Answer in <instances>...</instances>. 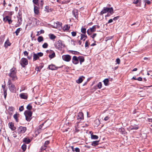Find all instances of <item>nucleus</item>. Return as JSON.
I'll use <instances>...</instances> for the list:
<instances>
[{"mask_svg": "<svg viewBox=\"0 0 152 152\" xmlns=\"http://www.w3.org/2000/svg\"><path fill=\"white\" fill-rule=\"evenodd\" d=\"M14 108L12 107H10L9 108V110L11 111H13L14 110Z\"/></svg>", "mask_w": 152, "mask_h": 152, "instance_id": "55", "label": "nucleus"}, {"mask_svg": "<svg viewBox=\"0 0 152 152\" xmlns=\"http://www.w3.org/2000/svg\"><path fill=\"white\" fill-rule=\"evenodd\" d=\"M24 110L23 107V106H21L19 108V110L20 111H23Z\"/></svg>", "mask_w": 152, "mask_h": 152, "instance_id": "53", "label": "nucleus"}, {"mask_svg": "<svg viewBox=\"0 0 152 152\" xmlns=\"http://www.w3.org/2000/svg\"><path fill=\"white\" fill-rule=\"evenodd\" d=\"M102 85L101 82H99L97 84V87L99 88L100 89L102 87Z\"/></svg>", "mask_w": 152, "mask_h": 152, "instance_id": "45", "label": "nucleus"}, {"mask_svg": "<svg viewBox=\"0 0 152 152\" xmlns=\"http://www.w3.org/2000/svg\"><path fill=\"white\" fill-rule=\"evenodd\" d=\"M47 146L44 145L42 146L41 148V150L42 151H43L44 150H45L46 149Z\"/></svg>", "mask_w": 152, "mask_h": 152, "instance_id": "40", "label": "nucleus"}, {"mask_svg": "<svg viewBox=\"0 0 152 152\" xmlns=\"http://www.w3.org/2000/svg\"><path fill=\"white\" fill-rule=\"evenodd\" d=\"M19 114L16 113L13 115V118L15 119V121L17 122L18 121V117H19Z\"/></svg>", "mask_w": 152, "mask_h": 152, "instance_id": "27", "label": "nucleus"}, {"mask_svg": "<svg viewBox=\"0 0 152 152\" xmlns=\"http://www.w3.org/2000/svg\"><path fill=\"white\" fill-rule=\"evenodd\" d=\"M9 128L12 130H14L16 129V127L14 126V123L12 122H10L8 124Z\"/></svg>", "mask_w": 152, "mask_h": 152, "instance_id": "16", "label": "nucleus"}, {"mask_svg": "<svg viewBox=\"0 0 152 152\" xmlns=\"http://www.w3.org/2000/svg\"><path fill=\"white\" fill-rule=\"evenodd\" d=\"M116 61L118 64H119L120 63V60L119 58H117L116 59Z\"/></svg>", "mask_w": 152, "mask_h": 152, "instance_id": "50", "label": "nucleus"}, {"mask_svg": "<svg viewBox=\"0 0 152 152\" xmlns=\"http://www.w3.org/2000/svg\"><path fill=\"white\" fill-rule=\"evenodd\" d=\"M72 35L73 37H75L76 36L77 32L76 31H72L71 32Z\"/></svg>", "mask_w": 152, "mask_h": 152, "instance_id": "46", "label": "nucleus"}, {"mask_svg": "<svg viewBox=\"0 0 152 152\" xmlns=\"http://www.w3.org/2000/svg\"><path fill=\"white\" fill-rule=\"evenodd\" d=\"M55 48L59 50H61L62 48V43L61 41L59 40L58 41H56L55 44Z\"/></svg>", "mask_w": 152, "mask_h": 152, "instance_id": "3", "label": "nucleus"}, {"mask_svg": "<svg viewBox=\"0 0 152 152\" xmlns=\"http://www.w3.org/2000/svg\"><path fill=\"white\" fill-rule=\"evenodd\" d=\"M51 51L52 52V53L51 54L49 55V57L50 58H54L56 55L55 53L52 50Z\"/></svg>", "mask_w": 152, "mask_h": 152, "instance_id": "30", "label": "nucleus"}, {"mask_svg": "<svg viewBox=\"0 0 152 152\" xmlns=\"http://www.w3.org/2000/svg\"><path fill=\"white\" fill-rule=\"evenodd\" d=\"M107 9V7H104L103 10L99 13V15H102L103 14L106 13L108 12Z\"/></svg>", "mask_w": 152, "mask_h": 152, "instance_id": "17", "label": "nucleus"}, {"mask_svg": "<svg viewBox=\"0 0 152 152\" xmlns=\"http://www.w3.org/2000/svg\"><path fill=\"white\" fill-rule=\"evenodd\" d=\"M108 12L110 15H112L114 13L112 7L110 8L107 7Z\"/></svg>", "mask_w": 152, "mask_h": 152, "instance_id": "23", "label": "nucleus"}, {"mask_svg": "<svg viewBox=\"0 0 152 152\" xmlns=\"http://www.w3.org/2000/svg\"><path fill=\"white\" fill-rule=\"evenodd\" d=\"M3 21L5 22H6L7 21L9 24H10L12 22V20H11V17L8 16H7L3 18Z\"/></svg>", "mask_w": 152, "mask_h": 152, "instance_id": "9", "label": "nucleus"}, {"mask_svg": "<svg viewBox=\"0 0 152 152\" xmlns=\"http://www.w3.org/2000/svg\"><path fill=\"white\" fill-rule=\"evenodd\" d=\"M81 32L83 33V34H85L86 32V29L85 28H81Z\"/></svg>", "mask_w": 152, "mask_h": 152, "instance_id": "38", "label": "nucleus"}, {"mask_svg": "<svg viewBox=\"0 0 152 152\" xmlns=\"http://www.w3.org/2000/svg\"><path fill=\"white\" fill-rule=\"evenodd\" d=\"M61 23L57 21L54 22L53 23V27L56 28H57L61 26Z\"/></svg>", "mask_w": 152, "mask_h": 152, "instance_id": "14", "label": "nucleus"}, {"mask_svg": "<svg viewBox=\"0 0 152 152\" xmlns=\"http://www.w3.org/2000/svg\"><path fill=\"white\" fill-rule=\"evenodd\" d=\"M38 55L39 56V57H42L43 55V53L42 52H39L38 53H37Z\"/></svg>", "mask_w": 152, "mask_h": 152, "instance_id": "49", "label": "nucleus"}, {"mask_svg": "<svg viewBox=\"0 0 152 152\" xmlns=\"http://www.w3.org/2000/svg\"><path fill=\"white\" fill-rule=\"evenodd\" d=\"M8 85H11V84H13L11 82V80L10 79H9L8 83H7Z\"/></svg>", "mask_w": 152, "mask_h": 152, "instance_id": "54", "label": "nucleus"}, {"mask_svg": "<svg viewBox=\"0 0 152 152\" xmlns=\"http://www.w3.org/2000/svg\"><path fill=\"white\" fill-rule=\"evenodd\" d=\"M81 38L80 39L81 40H83L85 41L86 39L87 38V37L85 34H80Z\"/></svg>", "mask_w": 152, "mask_h": 152, "instance_id": "20", "label": "nucleus"}, {"mask_svg": "<svg viewBox=\"0 0 152 152\" xmlns=\"http://www.w3.org/2000/svg\"><path fill=\"white\" fill-rule=\"evenodd\" d=\"M70 28V26L67 25H65L63 27V29L65 31H67L69 30Z\"/></svg>", "mask_w": 152, "mask_h": 152, "instance_id": "21", "label": "nucleus"}, {"mask_svg": "<svg viewBox=\"0 0 152 152\" xmlns=\"http://www.w3.org/2000/svg\"><path fill=\"white\" fill-rule=\"evenodd\" d=\"M13 137L15 138L17 136L16 135V133L15 132H13Z\"/></svg>", "mask_w": 152, "mask_h": 152, "instance_id": "61", "label": "nucleus"}, {"mask_svg": "<svg viewBox=\"0 0 152 152\" xmlns=\"http://www.w3.org/2000/svg\"><path fill=\"white\" fill-rule=\"evenodd\" d=\"M85 79V77L83 76L79 78L78 80H77L76 82L78 83H80L83 81V79Z\"/></svg>", "mask_w": 152, "mask_h": 152, "instance_id": "19", "label": "nucleus"}, {"mask_svg": "<svg viewBox=\"0 0 152 152\" xmlns=\"http://www.w3.org/2000/svg\"><path fill=\"white\" fill-rule=\"evenodd\" d=\"M33 2L34 4L39 6L38 0H33Z\"/></svg>", "mask_w": 152, "mask_h": 152, "instance_id": "41", "label": "nucleus"}, {"mask_svg": "<svg viewBox=\"0 0 152 152\" xmlns=\"http://www.w3.org/2000/svg\"><path fill=\"white\" fill-rule=\"evenodd\" d=\"M72 62L75 64H78L79 63L78 57L77 58L76 56H73L72 58Z\"/></svg>", "mask_w": 152, "mask_h": 152, "instance_id": "12", "label": "nucleus"}, {"mask_svg": "<svg viewBox=\"0 0 152 152\" xmlns=\"http://www.w3.org/2000/svg\"><path fill=\"white\" fill-rule=\"evenodd\" d=\"M97 35V34L96 33H94L93 34L91 35V37L93 39H94V37H96V36Z\"/></svg>", "mask_w": 152, "mask_h": 152, "instance_id": "51", "label": "nucleus"}, {"mask_svg": "<svg viewBox=\"0 0 152 152\" xmlns=\"http://www.w3.org/2000/svg\"><path fill=\"white\" fill-rule=\"evenodd\" d=\"M75 151L76 152H80V149L78 148H75Z\"/></svg>", "mask_w": 152, "mask_h": 152, "instance_id": "59", "label": "nucleus"}, {"mask_svg": "<svg viewBox=\"0 0 152 152\" xmlns=\"http://www.w3.org/2000/svg\"><path fill=\"white\" fill-rule=\"evenodd\" d=\"M33 57V61H35L39 58L37 54L35 53H34Z\"/></svg>", "mask_w": 152, "mask_h": 152, "instance_id": "25", "label": "nucleus"}, {"mask_svg": "<svg viewBox=\"0 0 152 152\" xmlns=\"http://www.w3.org/2000/svg\"><path fill=\"white\" fill-rule=\"evenodd\" d=\"M49 37L50 39L53 40L56 38V37L53 34H51L50 35Z\"/></svg>", "mask_w": 152, "mask_h": 152, "instance_id": "36", "label": "nucleus"}, {"mask_svg": "<svg viewBox=\"0 0 152 152\" xmlns=\"http://www.w3.org/2000/svg\"><path fill=\"white\" fill-rule=\"evenodd\" d=\"M99 141H96L92 142L91 145L94 146H95L99 144Z\"/></svg>", "mask_w": 152, "mask_h": 152, "instance_id": "28", "label": "nucleus"}, {"mask_svg": "<svg viewBox=\"0 0 152 152\" xmlns=\"http://www.w3.org/2000/svg\"><path fill=\"white\" fill-rule=\"evenodd\" d=\"M21 148L23 151H25L26 148V145L25 144H23L21 146Z\"/></svg>", "mask_w": 152, "mask_h": 152, "instance_id": "37", "label": "nucleus"}, {"mask_svg": "<svg viewBox=\"0 0 152 152\" xmlns=\"http://www.w3.org/2000/svg\"><path fill=\"white\" fill-rule=\"evenodd\" d=\"M22 29L20 28H18L17 29L15 32L16 36L18 35L19 33L20 32V31L22 30Z\"/></svg>", "mask_w": 152, "mask_h": 152, "instance_id": "34", "label": "nucleus"}, {"mask_svg": "<svg viewBox=\"0 0 152 152\" xmlns=\"http://www.w3.org/2000/svg\"><path fill=\"white\" fill-rule=\"evenodd\" d=\"M48 46V44L47 43H45L42 45L43 48H47Z\"/></svg>", "mask_w": 152, "mask_h": 152, "instance_id": "39", "label": "nucleus"}, {"mask_svg": "<svg viewBox=\"0 0 152 152\" xmlns=\"http://www.w3.org/2000/svg\"><path fill=\"white\" fill-rule=\"evenodd\" d=\"M26 127L20 126L18 129V132L19 134H23L26 132Z\"/></svg>", "mask_w": 152, "mask_h": 152, "instance_id": "5", "label": "nucleus"}, {"mask_svg": "<svg viewBox=\"0 0 152 152\" xmlns=\"http://www.w3.org/2000/svg\"><path fill=\"white\" fill-rule=\"evenodd\" d=\"M91 138L93 139H97L98 138V136L92 134L91 135Z\"/></svg>", "mask_w": 152, "mask_h": 152, "instance_id": "33", "label": "nucleus"}, {"mask_svg": "<svg viewBox=\"0 0 152 152\" xmlns=\"http://www.w3.org/2000/svg\"><path fill=\"white\" fill-rule=\"evenodd\" d=\"M88 41H89L88 40L86 41L85 42V47L87 48H88L89 47V45H88Z\"/></svg>", "mask_w": 152, "mask_h": 152, "instance_id": "42", "label": "nucleus"}, {"mask_svg": "<svg viewBox=\"0 0 152 152\" xmlns=\"http://www.w3.org/2000/svg\"><path fill=\"white\" fill-rule=\"evenodd\" d=\"M96 26L94 25L92 26V28H90L89 29H88L87 31V33L89 35L91 34V33H92L96 31Z\"/></svg>", "mask_w": 152, "mask_h": 152, "instance_id": "6", "label": "nucleus"}, {"mask_svg": "<svg viewBox=\"0 0 152 152\" xmlns=\"http://www.w3.org/2000/svg\"><path fill=\"white\" fill-rule=\"evenodd\" d=\"M77 119L83 120L84 119L83 114L82 112H80L78 113L77 117Z\"/></svg>", "mask_w": 152, "mask_h": 152, "instance_id": "15", "label": "nucleus"}, {"mask_svg": "<svg viewBox=\"0 0 152 152\" xmlns=\"http://www.w3.org/2000/svg\"><path fill=\"white\" fill-rule=\"evenodd\" d=\"M4 91V98L5 99L6 97V96H7V91L4 90V91Z\"/></svg>", "mask_w": 152, "mask_h": 152, "instance_id": "52", "label": "nucleus"}, {"mask_svg": "<svg viewBox=\"0 0 152 152\" xmlns=\"http://www.w3.org/2000/svg\"><path fill=\"white\" fill-rule=\"evenodd\" d=\"M32 21H35L36 24H37V23H38L39 22V20L35 18H32Z\"/></svg>", "mask_w": 152, "mask_h": 152, "instance_id": "44", "label": "nucleus"}, {"mask_svg": "<svg viewBox=\"0 0 152 152\" xmlns=\"http://www.w3.org/2000/svg\"><path fill=\"white\" fill-rule=\"evenodd\" d=\"M8 88L10 91L12 93H15L16 91V88L15 86L13 84L8 86Z\"/></svg>", "mask_w": 152, "mask_h": 152, "instance_id": "10", "label": "nucleus"}, {"mask_svg": "<svg viewBox=\"0 0 152 152\" xmlns=\"http://www.w3.org/2000/svg\"><path fill=\"white\" fill-rule=\"evenodd\" d=\"M48 68L51 70H54L57 69L56 67L54 65L52 64L48 66Z\"/></svg>", "mask_w": 152, "mask_h": 152, "instance_id": "24", "label": "nucleus"}, {"mask_svg": "<svg viewBox=\"0 0 152 152\" xmlns=\"http://www.w3.org/2000/svg\"><path fill=\"white\" fill-rule=\"evenodd\" d=\"M63 59L66 62L69 61L71 59V56L69 55H64L62 56Z\"/></svg>", "mask_w": 152, "mask_h": 152, "instance_id": "7", "label": "nucleus"}, {"mask_svg": "<svg viewBox=\"0 0 152 152\" xmlns=\"http://www.w3.org/2000/svg\"><path fill=\"white\" fill-rule=\"evenodd\" d=\"M139 127L137 126H132L131 127H130V129L131 130H137L138 129Z\"/></svg>", "mask_w": 152, "mask_h": 152, "instance_id": "31", "label": "nucleus"}, {"mask_svg": "<svg viewBox=\"0 0 152 152\" xmlns=\"http://www.w3.org/2000/svg\"><path fill=\"white\" fill-rule=\"evenodd\" d=\"M20 96L21 99H27L28 96L27 93H22L20 94Z\"/></svg>", "mask_w": 152, "mask_h": 152, "instance_id": "13", "label": "nucleus"}, {"mask_svg": "<svg viewBox=\"0 0 152 152\" xmlns=\"http://www.w3.org/2000/svg\"><path fill=\"white\" fill-rule=\"evenodd\" d=\"M26 108L28 110H31L32 108V106L30 104H29L27 106Z\"/></svg>", "mask_w": 152, "mask_h": 152, "instance_id": "43", "label": "nucleus"}, {"mask_svg": "<svg viewBox=\"0 0 152 152\" xmlns=\"http://www.w3.org/2000/svg\"><path fill=\"white\" fill-rule=\"evenodd\" d=\"M17 17L18 19V24L19 25H20L22 21V13L20 12L18 13Z\"/></svg>", "mask_w": 152, "mask_h": 152, "instance_id": "8", "label": "nucleus"}, {"mask_svg": "<svg viewBox=\"0 0 152 152\" xmlns=\"http://www.w3.org/2000/svg\"><path fill=\"white\" fill-rule=\"evenodd\" d=\"M34 10L35 17H36V15H38L39 14V8L35 5H34Z\"/></svg>", "mask_w": 152, "mask_h": 152, "instance_id": "11", "label": "nucleus"}, {"mask_svg": "<svg viewBox=\"0 0 152 152\" xmlns=\"http://www.w3.org/2000/svg\"><path fill=\"white\" fill-rule=\"evenodd\" d=\"M20 64L22 67H24L25 66L28 64V61L26 58H22L20 61Z\"/></svg>", "mask_w": 152, "mask_h": 152, "instance_id": "4", "label": "nucleus"}, {"mask_svg": "<svg viewBox=\"0 0 152 152\" xmlns=\"http://www.w3.org/2000/svg\"><path fill=\"white\" fill-rule=\"evenodd\" d=\"M120 17L119 16H117L116 17H114L113 19L114 20H117Z\"/></svg>", "mask_w": 152, "mask_h": 152, "instance_id": "56", "label": "nucleus"}, {"mask_svg": "<svg viewBox=\"0 0 152 152\" xmlns=\"http://www.w3.org/2000/svg\"><path fill=\"white\" fill-rule=\"evenodd\" d=\"M24 114L26 120L28 121H30L32 118L31 117L32 114V112L30 111L26 110Z\"/></svg>", "mask_w": 152, "mask_h": 152, "instance_id": "2", "label": "nucleus"}, {"mask_svg": "<svg viewBox=\"0 0 152 152\" xmlns=\"http://www.w3.org/2000/svg\"><path fill=\"white\" fill-rule=\"evenodd\" d=\"M16 73V68L13 67L10 70V72L9 73L8 75L12 78L13 80H15L17 79Z\"/></svg>", "mask_w": 152, "mask_h": 152, "instance_id": "1", "label": "nucleus"}, {"mask_svg": "<svg viewBox=\"0 0 152 152\" xmlns=\"http://www.w3.org/2000/svg\"><path fill=\"white\" fill-rule=\"evenodd\" d=\"M37 39L38 42H40L43 40V38L42 36H39L37 38Z\"/></svg>", "mask_w": 152, "mask_h": 152, "instance_id": "35", "label": "nucleus"}, {"mask_svg": "<svg viewBox=\"0 0 152 152\" xmlns=\"http://www.w3.org/2000/svg\"><path fill=\"white\" fill-rule=\"evenodd\" d=\"M31 140L30 139L28 138V137H25L24 138L23 140V142H24L26 144H28L31 142Z\"/></svg>", "mask_w": 152, "mask_h": 152, "instance_id": "18", "label": "nucleus"}, {"mask_svg": "<svg viewBox=\"0 0 152 152\" xmlns=\"http://www.w3.org/2000/svg\"><path fill=\"white\" fill-rule=\"evenodd\" d=\"M109 118L108 116H106L105 118H104V120L105 121H107L108 120Z\"/></svg>", "mask_w": 152, "mask_h": 152, "instance_id": "64", "label": "nucleus"}, {"mask_svg": "<svg viewBox=\"0 0 152 152\" xmlns=\"http://www.w3.org/2000/svg\"><path fill=\"white\" fill-rule=\"evenodd\" d=\"M2 88H3V91H7V89H6L5 88V86L4 85H2Z\"/></svg>", "mask_w": 152, "mask_h": 152, "instance_id": "57", "label": "nucleus"}, {"mask_svg": "<svg viewBox=\"0 0 152 152\" xmlns=\"http://www.w3.org/2000/svg\"><path fill=\"white\" fill-rule=\"evenodd\" d=\"M72 51V53L75 54H77V53H79L78 52L76 51Z\"/></svg>", "mask_w": 152, "mask_h": 152, "instance_id": "62", "label": "nucleus"}, {"mask_svg": "<svg viewBox=\"0 0 152 152\" xmlns=\"http://www.w3.org/2000/svg\"><path fill=\"white\" fill-rule=\"evenodd\" d=\"M78 57V61H80V64H81L84 61V58L83 56H79Z\"/></svg>", "mask_w": 152, "mask_h": 152, "instance_id": "22", "label": "nucleus"}, {"mask_svg": "<svg viewBox=\"0 0 152 152\" xmlns=\"http://www.w3.org/2000/svg\"><path fill=\"white\" fill-rule=\"evenodd\" d=\"M23 53L25 56H27L28 55V53L26 51H24Z\"/></svg>", "mask_w": 152, "mask_h": 152, "instance_id": "60", "label": "nucleus"}, {"mask_svg": "<svg viewBox=\"0 0 152 152\" xmlns=\"http://www.w3.org/2000/svg\"><path fill=\"white\" fill-rule=\"evenodd\" d=\"M137 80L139 81H141L142 80V78L140 77H139L137 78Z\"/></svg>", "mask_w": 152, "mask_h": 152, "instance_id": "63", "label": "nucleus"}, {"mask_svg": "<svg viewBox=\"0 0 152 152\" xmlns=\"http://www.w3.org/2000/svg\"><path fill=\"white\" fill-rule=\"evenodd\" d=\"M103 82L104 84V85L105 86H108V83L109 82V80L108 79H105L104 81Z\"/></svg>", "mask_w": 152, "mask_h": 152, "instance_id": "29", "label": "nucleus"}, {"mask_svg": "<svg viewBox=\"0 0 152 152\" xmlns=\"http://www.w3.org/2000/svg\"><path fill=\"white\" fill-rule=\"evenodd\" d=\"M119 131L121 132L122 134H125V130L124 128H119Z\"/></svg>", "mask_w": 152, "mask_h": 152, "instance_id": "32", "label": "nucleus"}, {"mask_svg": "<svg viewBox=\"0 0 152 152\" xmlns=\"http://www.w3.org/2000/svg\"><path fill=\"white\" fill-rule=\"evenodd\" d=\"M11 44L9 42V40H7L5 42L4 46L6 48H7L8 46H10Z\"/></svg>", "mask_w": 152, "mask_h": 152, "instance_id": "26", "label": "nucleus"}, {"mask_svg": "<svg viewBox=\"0 0 152 152\" xmlns=\"http://www.w3.org/2000/svg\"><path fill=\"white\" fill-rule=\"evenodd\" d=\"M44 125V124L43 123L39 125V128L38 129V130L39 131H40L41 129L42 128V126Z\"/></svg>", "mask_w": 152, "mask_h": 152, "instance_id": "48", "label": "nucleus"}, {"mask_svg": "<svg viewBox=\"0 0 152 152\" xmlns=\"http://www.w3.org/2000/svg\"><path fill=\"white\" fill-rule=\"evenodd\" d=\"M139 0H134L133 3L134 4H137L139 1Z\"/></svg>", "mask_w": 152, "mask_h": 152, "instance_id": "58", "label": "nucleus"}, {"mask_svg": "<svg viewBox=\"0 0 152 152\" xmlns=\"http://www.w3.org/2000/svg\"><path fill=\"white\" fill-rule=\"evenodd\" d=\"M49 141L47 140L45 142L44 145L47 147V146L49 144Z\"/></svg>", "mask_w": 152, "mask_h": 152, "instance_id": "47", "label": "nucleus"}]
</instances>
